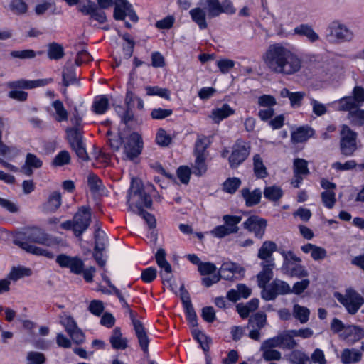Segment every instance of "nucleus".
Returning <instances> with one entry per match:
<instances>
[{
    "label": "nucleus",
    "instance_id": "nucleus-1",
    "mask_svg": "<svg viewBox=\"0 0 364 364\" xmlns=\"http://www.w3.org/2000/svg\"><path fill=\"white\" fill-rule=\"evenodd\" d=\"M263 60L274 74L293 75L302 68V59L282 43L270 45L263 55Z\"/></svg>",
    "mask_w": 364,
    "mask_h": 364
},
{
    "label": "nucleus",
    "instance_id": "nucleus-2",
    "mask_svg": "<svg viewBox=\"0 0 364 364\" xmlns=\"http://www.w3.org/2000/svg\"><path fill=\"white\" fill-rule=\"evenodd\" d=\"M14 243L28 253L43 256L48 259L54 258V254L52 252L35 245L50 247L56 244L55 238L40 228L33 227L26 230L14 239Z\"/></svg>",
    "mask_w": 364,
    "mask_h": 364
},
{
    "label": "nucleus",
    "instance_id": "nucleus-3",
    "mask_svg": "<svg viewBox=\"0 0 364 364\" xmlns=\"http://www.w3.org/2000/svg\"><path fill=\"white\" fill-rule=\"evenodd\" d=\"M277 245L273 241H264L258 250L257 257L262 262L260 266L262 270L257 275L259 287H264L273 278V269L275 267L273 252L277 251Z\"/></svg>",
    "mask_w": 364,
    "mask_h": 364
},
{
    "label": "nucleus",
    "instance_id": "nucleus-4",
    "mask_svg": "<svg viewBox=\"0 0 364 364\" xmlns=\"http://www.w3.org/2000/svg\"><path fill=\"white\" fill-rule=\"evenodd\" d=\"M97 2L100 9H107L114 4L113 17L117 21H125L126 16L133 23L139 21L133 6L127 0H97Z\"/></svg>",
    "mask_w": 364,
    "mask_h": 364
},
{
    "label": "nucleus",
    "instance_id": "nucleus-5",
    "mask_svg": "<svg viewBox=\"0 0 364 364\" xmlns=\"http://www.w3.org/2000/svg\"><path fill=\"white\" fill-rule=\"evenodd\" d=\"M127 198L130 208H136L134 210L135 213L144 210V208H150L152 205L150 195L145 192L141 182L138 179L132 180Z\"/></svg>",
    "mask_w": 364,
    "mask_h": 364
},
{
    "label": "nucleus",
    "instance_id": "nucleus-6",
    "mask_svg": "<svg viewBox=\"0 0 364 364\" xmlns=\"http://www.w3.org/2000/svg\"><path fill=\"white\" fill-rule=\"evenodd\" d=\"M335 296L352 315L355 314L364 304V298L353 289H346L344 294L336 293Z\"/></svg>",
    "mask_w": 364,
    "mask_h": 364
},
{
    "label": "nucleus",
    "instance_id": "nucleus-7",
    "mask_svg": "<svg viewBox=\"0 0 364 364\" xmlns=\"http://www.w3.org/2000/svg\"><path fill=\"white\" fill-rule=\"evenodd\" d=\"M364 103V88L355 86L352 91V96L343 97L333 104L337 105V110L347 111L355 108H360Z\"/></svg>",
    "mask_w": 364,
    "mask_h": 364
},
{
    "label": "nucleus",
    "instance_id": "nucleus-8",
    "mask_svg": "<svg viewBox=\"0 0 364 364\" xmlns=\"http://www.w3.org/2000/svg\"><path fill=\"white\" fill-rule=\"evenodd\" d=\"M340 150L346 156H352L357 150L358 134L353 131L348 125H343L340 132Z\"/></svg>",
    "mask_w": 364,
    "mask_h": 364
},
{
    "label": "nucleus",
    "instance_id": "nucleus-9",
    "mask_svg": "<svg viewBox=\"0 0 364 364\" xmlns=\"http://www.w3.org/2000/svg\"><path fill=\"white\" fill-rule=\"evenodd\" d=\"M91 210L89 207L81 206L73 216L74 235L81 237L91 223Z\"/></svg>",
    "mask_w": 364,
    "mask_h": 364
},
{
    "label": "nucleus",
    "instance_id": "nucleus-10",
    "mask_svg": "<svg viewBox=\"0 0 364 364\" xmlns=\"http://www.w3.org/2000/svg\"><path fill=\"white\" fill-rule=\"evenodd\" d=\"M262 297L266 301L274 300L278 295L291 294V287L284 281L276 279L267 287H261Z\"/></svg>",
    "mask_w": 364,
    "mask_h": 364
},
{
    "label": "nucleus",
    "instance_id": "nucleus-11",
    "mask_svg": "<svg viewBox=\"0 0 364 364\" xmlns=\"http://www.w3.org/2000/svg\"><path fill=\"white\" fill-rule=\"evenodd\" d=\"M250 152V145L242 139H237L228 159L230 166L232 168H237L247 158Z\"/></svg>",
    "mask_w": 364,
    "mask_h": 364
},
{
    "label": "nucleus",
    "instance_id": "nucleus-12",
    "mask_svg": "<svg viewBox=\"0 0 364 364\" xmlns=\"http://www.w3.org/2000/svg\"><path fill=\"white\" fill-rule=\"evenodd\" d=\"M124 154L126 159L133 161L141 154L143 148L141 136L137 132H132L124 141Z\"/></svg>",
    "mask_w": 364,
    "mask_h": 364
},
{
    "label": "nucleus",
    "instance_id": "nucleus-13",
    "mask_svg": "<svg viewBox=\"0 0 364 364\" xmlns=\"http://www.w3.org/2000/svg\"><path fill=\"white\" fill-rule=\"evenodd\" d=\"M326 35L328 41H350L353 38V32L338 21H333L328 28Z\"/></svg>",
    "mask_w": 364,
    "mask_h": 364
},
{
    "label": "nucleus",
    "instance_id": "nucleus-14",
    "mask_svg": "<svg viewBox=\"0 0 364 364\" xmlns=\"http://www.w3.org/2000/svg\"><path fill=\"white\" fill-rule=\"evenodd\" d=\"M129 316L137 337L141 349L146 355H149V338L143 323L136 318L135 312L129 310Z\"/></svg>",
    "mask_w": 364,
    "mask_h": 364
},
{
    "label": "nucleus",
    "instance_id": "nucleus-15",
    "mask_svg": "<svg viewBox=\"0 0 364 364\" xmlns=\"http://www.w3.org/2000/svg\"><path fill=\"white\" fill-rule=\"evenodd\" d=\"M55 262L62 268H68L71 273L81 274L83 272L85 264L83 261L78 257H71L65 254H60L57 256Z\"/></svg>",
    "mask_w": 364,
    "mask_h": 364
},
{
    "label": "nucleus",
    "instance_id": "nucleus-16",
    "mask_svg": "<svg viewBox=\"0 0 364 364\" xmlns=\"http://www.w3.org/2000/svg\"><path fill=\"white\" fill-rule=\"evenodd\" d=\"M267 225V220L258 215H251L243 223V228L259 239L263 237Z\"/></svg>",
    "mask_w": 364,
    "mask_h": 364
},
{
    "label": "nucleus",
    "instance_id": "nucleus-17",
    "mask_svg": "<svg viewBox=\"0 0 364 364\" xmlns=\"http://www.w3.org/2000/svg\"><path fill=\"white\" fill-rule=\"evenodd\" d=\"M341 337L349 345H353L364 338V329L358 326H348L341 334Z\"/></svg>",
    "mask_w": 364,
    "mask_h": 364
},
{
    "label": "nucleus",
    "instance_id": "nucleus-18",
    "mask_svg": "<svg viewBox=\"0 0 364 364\" xmlns=\"http://www.w3.org/2000/svg\"><path fill=\"white\" fill-rule=\"evenodd\" d=\"M51 79H40L36 80H18L16 81H12L8 83V86L11 90L16 89H33L38 87H43L46 86L48 82H51Z\"/></svg>",
    "mask_w": 364,
    "mask_h": 364
},
{
    "label": "nucleus",
    "instance_id": "nucleus-19",
    "mask_svg": "<svg viewBox=\"0 0 364 364\" xmlns=\"http://www.w3.org/2000/svg\"><path fill=\"white\" fill-rule=\"evenodd\" d=\"M155 258L158 266L161 269V277L164 280L168 281L171 277L172 269L169 262L166 259V252L160 248L157 250Z\"/></svg>",
    "mask_w": 364,
    "mask_h": 364
},
{
    "label": "nucleus",
    "instance_id": "nucleus-20",
    "mask_svg": "<svg viewBox=\"0 0 364 364\" xmlns=\"http://www.w3.org/2000/svg\"><path fill=\"white\" fill-rule=\"evenodd\" d=\"M61 203V194L58 191H54L49 195L48 200L42 204L41 208L46 213H52L60 207Z\"/></svg>",
    "mask_w": 364,
    "mask_h": 364
},
{
    "label": "nucleus",
    "instance_id": "nucleus-21",
    "mask_svg": "<svg viewBox=\"0 0 364 364\" xmlns=\"http://www.w3.org/2000/svg\"><path fill=\"white\" fill-rule=\"evenodd\" d=\"M262 191L260 188H255L250 191L248 188H244L241 190V195L245 200V205L247 207H252L257 205L262 198Z\"/></svg>",
    "mask_w": 364,
    "mask_h": 364
},
{
    "label": "nucleus",
    "instance_id": "nucleus-22",
    "mask_svg": "<svg viewBox=\"0 0 364 364\" xmlns=\"http://www.w3.org/2000/svg\"><path fill=\"white\" fill-rule=\"evenodd\" d=\"M191 20L198 25L200 30L208 28L206 17L208 16L205 10L203 8L196 7L189 11Z\"/></svg>",
    "mask_w": 364,
    "mask_h": 364
},
{
    "label": "nucleus",
    "instance_id": "nucleus-23",
    "mask_svg": "<svg viewBox=\"0 0 364 364\" xmlns=\"http://www.w3.org/2000/svg\"><path fill=\"white\" fill-rule=\"evenodd\" d=\"M240 267L234 262H224L219 269L218 274L222 279L232 280L235 273H239Z\"/></svg>",
    "mask_w": 364,
    "mask_h": 364
},
{
    "label": "nucleus",
    "instance_id": "nucleus-24",
    "mask_svg": "<svg viewBox=\"0 0 364 364\" xmlns=\"http://www.w3.org/2000/svg\"><path fill=\"white\" fill-rule=\"evenodd\" d=\"M200 5L205 6L203 9L208 18L217 17L221 14L219 0H200Z\"/></svg>",
    "mask_w": 364,
    "mask_h": 364
},
{
    "label": "nucleus",
    "instance_id": "nucleus-25",
    "mask_svg": "<svg viewBox=\"0 0 364 364\" xmlns=\"http://www.w3.org/2000/svg\"><path fill=\"white\" fill-rule=\"evenodd\" d=\"M109 342L112 347L117 350H124L127 347V339L122 336L121 330L116 327L109 338Z\"/></svg>",
    "mask_w": 364,
    "mask_h": 364
},
{
    "label": "nucleus",
    "instance_id": "nucleus-26",
    "mask_svg": "<svg viewBox=\"0 0 364 364\" xmlns=\"http://www.w3.org/2000/svg\"><path fill=\"white\" fill-rule=\"evenodd\" d=\"M63 85L65 87L78 84V79L75 72V68L73 65H66L62 73Z\"/></svg>",
    "mask_w": 364,
    "mask_h": 364
},
{
    "label": "nucleus",
    "instance_id": "nucleus-27",
    "mask_svg": "<svg viewBox=\"0 0 364 364\" xmlns=\"http://www.w3.org/2000/svg\"><path fill=\"white\" fill-rule=\"evenodd\" d=\"M362 358V353L355 348H346L341 355V360L343 364H350L359 362Z\"/></svg>",
    "mask_w": 364,
    "mask_h": 364
},
{
    "label": "nucleus",
    "instance_id": "nucleus-28",
    "mask_svg": "<svg viewBox=\"0 0 364 364\" xmlns=\"http://www.w3.org/2000/svg\"><path fill=\"white\" fill-rule=\"evenodd\" d=\"M291 331V330L284 331L278 334L281 348L291 350L296 347L297 343L294 339L295 336Z\"/></svg>",
    "mask_w": 364,
    "mask_h": 364
},
{
    "label": "nucleus",
    "instance_id": "nucleus-29",
    "mask_svg": "<svg viewBox=\"0 0 364 364\" xmlns=\"http://www.w3.org/2000/svg\"><path fill=\"white\" fill-rule=\"evenodd\" d=\"M294 33L299 36H305L312 43L319 39L318 35L314 31L312 27L308 24H301L294 28Z\"/></svg>",
    "mask_w": 364,
    "mask_h": 364
},
{
    "label": "nucleus",
    "instance_id": "nucleus-30",
    "mask_svg": "<svg viewBox=\"0 0 364 364\" xmlns=\"http://www.w3.org/2000/svg\"><path fill=\"white\" fill-rule=\"evenodd\" d=\"M109 106V99L106 95H100L95 98L92 109L97 114H102L106 112Z\"/></svg>",
    "mask_w": 364,
    "mask_h": 364
},
{
    "label": "nucleus",
    "instance_id": "nucleus-31",
    "mask_svg": "<svg viewBox=\"0 0 364 364\" xmlns=\"http://www.w3.org/2000/svg\"><path fill=\"white\" fill-rule=\"evenodd\" d=\"M314 131L310 127H299L291 133V140L294 143H301L306 141L312 136Z\"/></svg>",
    "mask_w": 364,
    "mask_h": 364
},
{
    "label": "nucleus",
    "instance_id": "nucleus-32",
    "mask_svg": "<svg viewBox=\"0 0 364 364\" xmlns=\"http://www.w3.org/2000/svg\"><path fill=\"white\" fill-rule=\"evenodd\" d=\"M253 170L257 178H264L268 176L267 168L259 154H255L253 156Z\"/></svg>",
    "mask_w": 364,
    "mask_h": 364
},
{
    "label": "nucleus",
    "instance_id": "nucleus-33",
    "mask_svg": "<svg viewBox=\"0 0 364 364\" xmlns=\"http://www.w3.org/2000/svg\"><path fill=\"white\" fill-rule=\"evenodd\" d=\"M52 107H53L55 112L54 119L56 122H62L68 119V112L65 108L64 105L61 100H54L52 102Z\"/></svg>",
    "mask_w": 364,
    "mask_h": 364
},
{
    "label": "nucleus",
    "instance_id": "nucleus-34",
    "mask_svg": "<svg viewBox=\"0 0 364 364\" xmlns=\"http://www.w3.org/2000/svg\"><path fill=\"white\" fill-rule=\"evenodd\" d=\"M87 185L91 193L94 195L100 194L105 188L102 180L92 173H90L87 176Z\"/></svg>",
    "mask_w": 364,
    "mask_h": 364
},
{
    "label": "nucleus",
    "instance_id": "nucleus-35",
    "mask_svg": "<svg viewBox=\"0 0 364 364\" xmlns=\"http://www.w3.org/2000/svg\"><path fill=\"white\" fill-rule=\"evenodd\" d=\"M66 133L71 147L82 143L81 127H68L66 129Z\"/></svg>",
    "mask_w": 364,
    "mask_h": 364
},
{
    "label": "nucleus",
    "instance_id": "nucleus-36",
    "mask_svg": "<svg viewBox=\"0 0 364 364\" xmlns=\"http://www.w3.org/2000/svg\"><path fill=\"white\" fill-rule=\"evenodd\" d=\"M223 220L225 223L224 225L226 226L229 232L231 234H234L237 233L239 230L237 225L241 222L242 216L225 215L223 217Z\"/></svg>",
    "mask_w": 364,
    "mask_h": 364
},
{
    "label": "nucleus",
    "instance_id": "nucleus-37",
    "mask_svg": "<svg viewBox=\"0 0 364 364\" xmlns=\"http://www.w3.org/2000/svg\"><path fill=\"white\" fill-rule=\"evenodd\" d=\"M264 196L269 201H278L283 196L282 189L277 186H267L264 188Z\"/></svg>",
    "mask_w": 364,
    "mask_h": 364
},
{
    "label": "nucleus",
    "instance_id": "nucleus-38",
    "mask_svg": "<svg viewBox=\"0 0 364 364\" xmlns=\"http://www.w3.org/2000/svg\"><path fill=\"white\" fill-rule=\"evenodd\" d=\"M48 57L50 60H60L65 55L63 47L58 43L53 42L48 45Z\"/></svg>",
    "mask_w": 364,
    "mask_h": 364
},
{
    "label": "nucleus",
    "instance_id": "nucleus-39",
    "mask_svg": "<svg viewBox=\"0 0 364 364\" xmlns=\"http://www.w3.org/2000/svg\"><path fill=\"white\" fill-rule=\"evenodd\" d=\"M293 173L294 175L308 176L310 173L308 161L301 158L295 159L293 162Z\"/></svg>",
    "mask_w": 364,
    "mask_h": 364
},
{
    "label": "nucleus",
    "instance_id": "nucleus-40",
    "mask_svg": "<svg viewBox=\"0 0 364 364\" xmlns=\"http://www.w3.org/2000/svg\"><path fill=\"white\" fill-rule=\"evenodd\" d=\"M192 173L196 176H201L207 171L205 156H196V160L191 168Z\"/></svg>",
    "mask_w": 364,
    "mask_h": 364
},
{
    "label": "nucleus",
    "instance_id": "nucleus-41",
    "mask_svg": "<svg viewBox=\"0 0 364 364\" xmlns=\"http://www.w3.org/2000/svg\"><path fill=\"white\" fill-rule=\"evenodd\" d=\"M346 112H348L347 117L352 124L356 126L364 125V109L355 108Z\"/></svg>",
    "mask_w": 364,
    "mask_h": 364
},
{
    "label": "nucleus",
    "instance_id": "nucleus-42",
    "mask_svg": "<svg viewBox=\"0 0 364 364\" xmlns=\"http://www.w3.org/2000/svg\"><path fill=\"white\" fill-rule=\"evenodd\" d=\"M310 311L307 307L294 304L293 306V316L298 319L301 323H306L309 319Z\"/></svg>",
    "mask_w": 364,
    "mask_h": 364
},
{
    "label": "nucleus",
    "instance_id": "nucleus-43",
    "mask_svg": "<svg viewBox=\"0 0 364 364\" xmlns=\"http://www.w3.org/2000/svg\"><path fill=\"white\" fill-rule=\"evenodd\" d=\"M234 110L228 104H224L220 108L213 110L212 115L215 121H220L232 114Z\"/></svg>",
    "mask_w": 364,
    "mask_h": 364
},
{
    "label": "nucleus",
    "instance_id": "nucleus-44",
    "mask_svg": "<svg viewBox=\"0 0 364 364\" xmlns=\"http://www.w3.org/2000/svg\"><path fill=\"white\" fill-rule=\"evenodd\" d=\"M266 321L267 315L263 312H257L250 317L248 327L261 329L265 326Z\"/></svg>",
    "mask_w": 364,
    "mask_h": 364
},
{
    "label": "nucleus",
    "instance_id": "nucleus-45",
    "mask_svg": "<svg viewBox=\"0 0 364 364\" xmlns=\"http://www.w3.org/2000/svg\"><path fill=\"white\" fill-rule=\"evenodd\" d=\"M19 154V149L14 146H7L3 141H0V155L9 160H12Z\"/></svg>",
    "mask_w": 364,
    "mask_h": 364
},
{
    "label": "nucleus",
    "instance_id": "nucleus-46",
    "mask_svg": "<svg viewBox=\"0 0 364 364\" xmlns=\"http://www.w3.org/2000/svg\"><path fill=\"white\" fill-rule=\"evenodd\" d=\"M289 360L292 364H309V356L302 351L294 350L289 355Z\"/></svg>",
    "mask_w": 364,
    "mask_h": 364
},
{
    "label": "nucleus",
    "instance_id": "nucleus-47",
    "mask_svg": "<svg viewBox=\"0 0 364 364\" xmlns=\"http://www.w3.org/2000/svg\"><path fill=\"white\" fill-rule=\"evenodd\" d=\"M43 51L36 52L31 49H26L22 50H12L10 53V55L13 58H19L21 60L33 59L37 55L43 54Z\"/></svg>",
    "mask_w": 364,
    "mask_h": 364
},
{
    "label": "nucleus",
    "instance_id": "nucleus-48",
    "mask_svg": "<svg viewBox=\"0 0 364 364\" xmlns=\"http://www.w3.org/2000/svg\"><path fill=\"white\" fill-rule=\"evenodd\" d=\"M287 268L291 277L301 278L308 276V272L299 263H287Z\"/></svg>",
    "mask_w": 364,
    "mask_h": 364
},
{
    "label": "nucleus",
    "instance_id": "nucleus-49",
    "mask_svg": "<svg viewBox=\"0 0 364 364\" xmlns=\"http://www.w3.org/2000/svg\"><path fill=\"white\" fill-rule=\"evenodd\" d=\"M145 90L147 95H157L166 100H170L171 92L167 88H162L159 86H147Z\"/></svg>",
    "mask_w": 364,
    "mask_h": 364
},
{
    "label": "nucleus",
    "instance_id": "nucleus-50",
    "mask_svg": "<svg viewBox=\"0 0 364 364\" xmlns=\"http://www.w3.org/2000/svg\"><path fill=\"white\" fill-rule=\"evenodd\" d=\"M31 274V270L29 268L23 267H14L10 273L8 275V278L10 280L17 281L18 279L25 277L30 276Z\"/></svg>",
    "mask_w": 364,
    "mask_h": 364
},
{
    "label": "nucleus",
    "instance_id": "nucleus-51",
    "mask_svg": "<svg viewBox=\"0 0 364 364\" xmlns=\"http://www.w3.org/2000/svg\"><path fill=\"white\" fill-rule=\"evenodd\" d=\"M26 364H46V355L38 351H29L26 358Z\"/></svg>",
    "mask_w": 364,
    "mask_h": 364
},
{
    "label": "nucleus",
    "instance_id": "nucleus-52",
    "mask_svg": "<svg viewBox=\"0 0 364 364\" xmlns=\"http://www.w3.org/2000/svg\"><path fill=\"white\" fill-rule=\"evenodd\" d=\"M9 9L16 15H22L27 12L28 5L23 0H11Z\"/></svg>",
    "mask_w": 364,
    "mask_h": 364
},
{
    "label": "nucleus",
    "instance_id": "nucleus-53",
    "mask_svg": "<svg viewBox=\"0 0 364 364\" xmlns=\"http://www.w3.org/2000/svg\"><path fill=\"white\" fill-rule=\"evenodd\" d=\"M240 185L241 181L240 178L236 177L228 178L223 183V190L226 193L232 194L236 192Z\"/></svg>",
    "mask_w": 364,
    "mask_h": 364
},
{
    "label": "nucleus",
    "instance_id": "nucleus-54",
    "mask_svg": "<svg viewBox=\"0 0 364 364\" xmlns=\"http://www.w3.org/2000/svg\"><path fill=\"white\" fill-rule=\"evenodd\" d=\"M309 100L310 105L312 107V112L316 117H321L328 112L326 105H324L312 97H310Z\"/></svg>",
    "mask_w": 364,
    "mask_h": 364
},
{
    "label": "nucleus",
    "instance_id": "nucleus-55",
    "mask_svg": "<svg viewBox=\"0 0 364 364\" xmlns=\"http://www.w3.org/2000/svg\"><path fill=\"white\" fill-rule=\"evenodd\" d=\"M210 144L206 136L198 137L195 143V156H205L204 153Z\"/></svg>",
    "mask_w": 364,
    "mask_h": 364
},
{
    "label": "nucleus",
    "instance_id": "nucleus-56",
    "mask_svg": "<svg viewBox=\"0 0 364 364\" xmlns=\"http://www.w3.org/2000/svg\"><path fill=\"white\" fill-rule=\"evenodd\" d=\"M70 161V156L68 151H61L54 158L52 164L55 166H62L68 164Z\"/></svg>",
    "mask_w": 364,
    "mask_h": 364
},
{
    "label": "nucleus",
    "instance_id": "nucleus-57",
    "mask_svg": "<svg viewBox=\"0 0 364 364\" xmlns=\"http://www.w3.org/2000/svg\"><path fill=\"white\" fill-rule=\"evenodd\" d=\"M259 350L262 353L263 359L266 361L279 360L282 358V354L277 350L261 348Z\"/></svg>",
    "mask_w": 364,
    "mask_h": 364
},
{
    "label": "nucleus",
    "instance_id": "nucleus-58",
    "mask_svg": "<svg viewBox=\"0 0 364 364\" xmlns=\"http://www.w3.org/2000/svg\"><path fill=\"white\" fill-rule=\"evenodd\" d=\"M321 199L323 205L329 209H331L334 206L336 201V194L333 191H325L322 192Z\"/></svg>",
    "mask_w": 364,
    "mask_h": 364
},
{
    "label": "nucleus",
    "instance_id": "nucleus-59",
    "mask_svg": "<svg viewBox=\"0 0 364 364\" xmlns=\"http://www.w3.org/2000/svg\"><path fill=\"white\" fill-rule=\"evenodd\" d=\"M171 137L164 129H159L156 136V143L161 146H167L171 142Z\"/></svg>",
    "mask_w": 364,
    "mask_h": 364
},
{
    "label": "nucleus",
    "instance_id": "nucleus-60",
    "mask_svg": "<svg viewBox=\"0 0 364 364\" xmlns=\"http://www.w3.org/2000/svg\"><path fill=\"white\" fill-rule=\"evenodd\" d=\"M95 247L96 249H105V242L107 240L105 233L104 231L101 230V228H97L96 230H95Z\"/></svg>",
    "mask_w": 364,
    "mask_h": 364
},
{
    "label": "nucleus",
    "instance_id": "nucleus-61",
    "mask_svg": "<svg viewBox=\"0 0 364 364\" xmlns=\"http://www.w3.org/2000/svg\"><path fill=\"white\" fill-rule=\"evenodd\" d=\"M176 173L178 178L180 179L182 183L188 184L190 180V176L192 173V171L188 166H181L178 168Z\"/></svg>",
    "mask_w": 364,
    "mask_h": 364
},
{
    "label": "nucleus",
    "instance_id": "nucleus-62",
    "mask_svg": "<svg viewBox=\"0 0 364 364\" xmlns=\"http://www.w3.org/2000/svg\"><path fill=\"white\" fill-rule=\"evenodd\" d=\"M356 161L355 160H348L346 161L344 164L336 161L332 164V168L336 171H343L352 170L356 167H358Z\"/></svg>",
    "mask_w": 364,
    "mask_h": 364
},
{
    "label": "nucleus",
    "instance_id": "nucleus-63",
    "mask_svg": "<svg viewBox=\"0 0 364 364\" xmlns=\"http://www.w3.org/2000/svg\"><path fill=\"white\" fill-rule=\"evenodd\" d=\"M173 110L171 109L156 108L152 109L151 117L154 119L161 120L171 116Z\"/></svg>",
    "mask_w": 364,
    "mask_h": 364
},
{
    "label": "nucleus",
    "instance_id": "nucleus-64",
    "mask_svg": "<svg viewBox=\"0 0 364 364\" xmlns=\"http://www.w3.org/2000/svg\"><path fill=\"white\" fill-rule=\"evenodd\" d=\"M235 61L230 59H220L216 62V65L222 73H228L235 66Z\"/></svg>",
    "mask_w": 364,
    "mask_h": 364
}]
</instances>
